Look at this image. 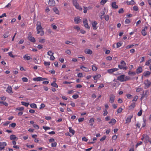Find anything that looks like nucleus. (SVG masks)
I'll return each instance as SVG.
<instances>
[{"label": "nucleus", "mask_w": 151, "mask_h": 151, "mask_svg": "<svg viewBox=\"0 0 151 151\" xmlns=\"http://www.w3.org/2000/svg\"><path fill=\"white\" fill-rule=\"evenodd\" d=\"M36 29L37 34H40V36H42L44 34V32L42 30L43 28L41 25V23L40 22H37L36 24Z\"/></svg>", "instance_id": "f257e3e1"}, {"label": "nucleus", "mask_w": 151, "mask_h": 151, "mask_svg": "<svg viewBox=\"0 0 151 151\" xmlns=\"http://www.w3.org/2000/svg\"><path fill=\"white\" fill-rule=\"evenodd\" d=\"M73 3V5L75 7L76 9H79L80 10H82V8L81 6H80L79 4L77 3L76 0H72Z\"/></svg>", "instance_id": "f03ea898"}, {"label": "nucleus", "mask_w": 151, "mask_h": 151, "mask_svg": "<svg viewBox=\"0 0 151 151\" xmlns=\"http://www.w3.org/2000/svg\"><path fill=\"white\" fill-rule=\"evenodd\" d=\"M46 78H43L40 77H38L34 78L33 79V80L35 81H42L45 80H47Z\"/></svg>", "instance_id": "7ed1b4c3"}, {"label": "nucleus", "mask_w": 151, "mask_h": 151, "mask_svg": "<svg viewBox=\"0 0 151 151\" xmlns=\"http://www.w3.org/2000/svg\"><path fill=\"white\" fill-rule=\"evenodd\" d=\"M125 75L124 74L121 75L117 77V80L121 82H124L125 80H124V77Z\"/></svg>", "instance_id": "20e7f679"}, {"label": "nucleus", "mask_w": 151, "mask_h": 151, "mask_svg": "<svg viewBox=\"0 0 151 151\" xmlns=\"http://www.w3.org/2000/svg\"><path fill=\"white\" fill-rule=\"evenodd\" d=\"M115 99V96L113 94L110 95L109 96V102L113 104L114 102Z\"/></svg>", "instance_id": "39448f33"}, {"label": "nucleus", "mask_w": 151, "mask_h": 151, "mask_svg": "<svg viewBox=\"0 0 151 151\" xmlns=\"http://www.w3.org/2000/svg\"><path fill=\"white\" fill-rule=\"evenodd\" d=\"M6 143L5 142H0V150L4 149L5 146H6Z\"/></svg>", "instance_id": "423d86ee"}, {"label": "nucleus", "mask_w": 151, "mask_h": 151, "mask_svg": "<svg viewBox=\"0 0 151 151\" xmlns=\"http://www.w3.org/2000/svg\"><path fill=\"white\" fill-rule=\"evenodd\" d=\"M83 22L84 24V25L85 28H87L88 29H90V27L88 25V21L87 19H84L83 20Z\"/></svg>", "instance_id": "0eeeda50"}, {"label": "nucleus", "mask_w": 151, "mask_h": 151, "mask_svg": "<svg viewBox=\"0 0 151 151\" xmlns=\"http://www.w3.org/2000/svg\"><path fill=\"white\" fill-rule=\"evenodd\" d=\"M147 29V26H145L144 29H142L141 31V33L142 35L144 36H145L147 35V32L146 31Z\"/></svg>", "instance_id": "6e6552de"}, {"label": "nucleus", "mask_w": 151, "mask_h": 151, "mask_svg": "<svg viewBox=\"0 0 151 151\" xmlns=\"http://www.w3.org/2000/svg\"><path fill=\"white\" fill-rule=\"evenodd\" d=\"M118 70V68H111L109 69H108L107 70V72L108 73H112L116 71H117Z\"/></svg>", "instance_id": "1a4fd4ad"}, {"label": "nucleus", "mask_w": 151, "mask_h": 151, "mask_svg": "<svg viewBox=\"0 0 151 151\" xmlns=\"http://www.w3.org/2000/svg\"><path fill=\"white\" fill-rule=\"evenodd\" d=\"M133 115H132L129 116L126 120L125 123L127 124L131 122V119L133 117Z\"/></svg>", "instance_id": "9d476101"}, {"label": "nucleus", "mask_w": 151, "mask_h": 151, "mask_svg": "<svg viewBox=\"0 0 151 151\" xmlns=\"http://www.w3.org/2000/svg\"><path fill=\"white\" fill-rule=\"evenodd\" d=\"M28 38L30 41L32 42H35L36 41L35 38L31 35H29Z\"/></svg>", "instance_id": "9b49d317"}, {"label": "nucleus", "mask_w": 151, "mask_h": 151, "mask_svg": "<svg viewBox=\"0 0 151 151\" xmlns=\"http://www.w3.org/2000/svg\"><path fill=\"white\" fill-rule=\"evenodd\" d=\"M98 23L96 21H94L92 23V27H93V29H94L96 30V29L97 27H96V25Z\"/></svg>", "instance_id": "f8f14e48"}, {"label": "nucleus", "mask_w": 151, "mask_h": 151, "mask_svg": "<svg viewBox=\"0 0 151 151\" xmlns=\"http://www.w3.org/2000/svg\"><path fill=\"white\" fill-rule=\"evenodd\" d=\"M6 91L9 93H12V88L11 86H9L7 88Z\"/></svg>", "instance_id": "ddd939ff"}, {"label": "nucleus", "mask_w": 151, "mask_h": 151, "mask_svg": "<svg viewBox=\"0 0 151 151\" xmlns=\"http://www.w3.org/2000/svg\"><path fill=\"white\" fill-rule=\"evenodd\" d=\"M151 74V72L149 71H145L143 73V76L145 77H147Z\"/></svg>", "instance_id": "4468645a"}, {"label": "nucleus", "mask_w": 151, "mask_h": 151, "mask_svg": "<svg viewBox=\"0 0 151 151\" xmlns=\"http://www.w3.org/2000/svg\"><path fill=\"white\" fill-rule=\"evenodd\" d=\"M49 4L51 6H54L55 4V1L54 0H49Z\"/></svg>", "instance_id": "2eb2a0df"}, {"label": "nucleus", "mask_w": 151, "mask_h": 151, "mask_svg": "<svg viewBox=\"0 0 151 151\" xmlns=\"http://www.w3.org/2000/svg\"><path fill=\"white\" fill-rule=\"evenodd\" d=\"M143 71L142 67L139 66L136 69V73L137 74H139L141 73Z\"/></svg>", "instance_id": "dca6fc26"}, {"label": "nucleus", "mask_w": 151, "mask_h": 151, "mask_svg": "<svg viewBox=\"0 0 151 151\" xmlns=\"http://www.w3.org/2000/svg\"><path fill=\"white\" fill-rule=\"evenodd\" d=\"M144 83L146 86V88H147L150 85L151 83L149 81H148V80H147L145 81Z\"/></svg>", "instance_id": "f3484780"}, {"label": "nucleus", "mask_w": 151, "mask_h": 151, "mask_svg": "<svg viewBox=\"0 0 151 151\" xmlns=\"http://www.w3.org/2000/svg\"><path fill=\"white\" fill-rule=\"evenodd\" d=\"M10 140H17L18 139V138L16 137V136L13 134L11 135L10 137Z\"/></svg>", "instance_id": "a211bd4d"}, {"label": "nucleus", "mask_w": 151, "mask_h": 151, "mask_svg": "<svg viewBox=\"0 0 151 151\" xmlns=\"http://www.w3.org/2000/svg\"><path fill=\"white\" fill-rule=\"evenodd\" d=\"M85 52L86 53L91 55L92 54V51L89 49H86L85 50Z\"/></svg>", "instance_id": "6ab92c4d"}, {"label": "nucleus", "mask_w": 151, "mask_h": 151, "mask_svg": "<svg viewBox=\"0 0 151 151\" xmlns=\"http://www.w3.org/2000/svg\"><path fill=\"white\" fill-rule=\"evenodd\" d=\"M112 7L114 9H117L118 7V5H116V3L115 2H112L111 3Z\"/></svg>", "instance_id": "aec40b11"}, {"label": "nucleus", "mask_w": 151, "mask_h": 151, "mask_svg": "<svg viewBox=\"0 0 151 151\" xmlns=\"http://www.w3.org/2000/svg\"><path fill=\"white\" fill-rule=\"evenodd\" d=\"M80 68L86 72H88L89 71L88 68L85 67L84 66H82L80 67Z\"/></svg>", "instance_id": "412c9836"}, {"label": "nucleus", "mask_w": 151, "mask_h": 151, "mask_svg": "<svg viewBox=\"0 0 151 151\" xmlns=\"http://www.w3.org/2000/svg\"><path fill=\"white\" fill-rule=\"evenodd\" d=\"M94 121V119L93 118H91L89 121V123L90 125L92 126L93 124V122Z\"/></svg>", "instance_id": "4be33fe9"}, {"label": "nucleus", "mask_w": 151, "mask_h": 151, "mask_svg": "<svg viewBox=\"0 0 151 151\" xmlns=\"http://www.w3.org/2000/svg\"><path fill=\"white\" fill-rule=\"evenodd\" d=\"M80 19L79 17H77L75 18L74 19V22L78 24L80 22Z\"/></svg>", "instance_id": "5701e85b"}, {"label": "nucleus", "mask_w": 151, "mask_h": 151, "mask_svg": "<svg viewBox=\"0 0 151 151\" xmlns=\"http://www.w3.org/2000/svg\"><path fill=\"white\" fill-rule=\"evenodd\" d=\"M127 5H134L135 4V3L134 1L132 0H131L130 1H127Z\"/></svg>", "instance_id": "b1692460"}, {"label": "nucleus", "mask_w": 151, "mask_h": 151, "mask_svg": "<svg viewBox=\"0 0 151 151\" xmlns=\"http://www.w3.org/2000/svg\"><path fill=\"white\" fill-rule=\"evenodd\" d=\"M101 77V75L100 74H98L93 76V79L94 80H97Z\"/></svg>", "instance_id": "393cba45"}, {"label": "nucleus", "mask_w": 151, "mask_h": 151, "mask_svg": "<svg viewBox=\"0 0 151 151\" xmlns=\"http://www.w3.org/2000/svg\"><path fill=\"white\" fill-rule=\"evenodd\" d=\"M135 103L133 102L129 106V109H133L135 106Z\"/></svg>", "instance_id": "a878e982"}, {"label": "nucleus", "mask_w": 151, "mask_h": 151, "mask_svg": "<svg viewBox=\"0 0 151 151\" xmlns=\"http://www.w3.org/2000/svg\"><path fill=\"white\" fill-rule=\"evenodd\" d=\"M23 58L27 60H29L31 59H32L30 56H27V55H25L23 56Z\"/></svg>", "instance_id": "bb28decb"}, {"label": "nucleus", "mask_w": 151, "mask_h": 151, "mask_svg": "<svg viewBox=\"0 0 151 151\" xmlns=\"http://www.w3.org/2000/svg\"><path fill=\"white\" fill-rule=\"evenodd\" d=\"M128 75L131 76H134L136 74V73L135 72H132L129 71L128 72Z\"/></svg>", "instance_id": "cd10ccee"}, {"label": "nucleus", "mask_w": 151, "mask_h": 151, "mask_svg": "<svg viewBox=\"0 0 151 151\" xmlns=\"http://www.w3.org/2000/svg\"><path fill=\"white\" fill-rule=\"evenodd\" d=\"M148 91L147 90H146L145 91V93L144 92H143V93L142 94L143 96H144L145 97H147L148 95Z\"/></svg>", "instance_id": "c85d7f7f"}, {"label": "nucleus", "mask_w": 151, "mask_h": 151, "mask_svg": "<svg viewBox=\"0 0 151 151\" xmlns=\"http://www.w3.org/2000/svg\"><path fill=\"white\" fill-rule=\"evenodd\" d=\"M21 103L22 105L26 107H27L29 104V103H26L24 101H22Z\"/></svg>", "instance_id": "c756f323"}, {"label": "nucleus", "mask_w": 151, "mask_h": 151, "mask_svg": "<svg viewBox=\"0 0 151 151\" xmlns=\"http://www.w3.org/2000/svg\"><path fill=\"white\" fill-rule=\"evenodd\" d=\"M51 85L54 87H55L56 88H58V86L57 84L55 83V81H54L52 83Z\"/></svg>", "instance_id": "7c9ffc66"}, {"label": "nucleus", "mask_w": 151, "mask_h": 151, "mask_svg": "<svg viewBox=\"0 0 151 151\" xmlns=\"http://www.w3.org/2000/svg\"><path fill=\"white\" fill-rule=\"evenodd\" d=\"M69 132L70 133H72L73 135H74L75 133V131L72 129L71 127H69Z\"/></svg>", "instance_id": "2f4dec72"}, {"label": "nucleus", "mask_w": 151, "mask_h": 151, "mask_svg": "<svg viewBox=\"0 0 151 151\" xmlns=\"http://www.w3.org/2000/svg\"><path fill=\"white\" fill-rule=\"evenodd\" d=\"M9 32H5L4 35V38H7L9 36Z\"/></svg>", "instance_id": "473e14b6"}, {"label": "nucleus", "mask_w": 151, "mask_h": 151, "mask_svg": "<svg viewBox=\"0 0 151 151\" xmlns=\"http://www.w3.org/2000/svg\"><path fill=\"white\" fill-rule=\"evenodd\" d=\"M116 122V120L114 119H112L111 121L109 122V124H115Z\"/></svg>", "instance_id": "72a5a7b5"}, {"label": "nucleus", "mask_w": 151, "mask_h": 151, "mask_svg": "<svg viewBox=\"0 0 151 151\" xmlns=\"http://www.w3.org/2000/svg\"><path fill=\"white\" fill-rule=\"evenodd\" d=\"M53 9L54 11L55 12L56 14H59V11L57 8H56V7L54 8H53Z\"/></svg>", "instance_id": "f704fd0d"}, {"label": "nucleus", "mask_w": 151, "mask_h": 151, "mask_svg": "<svg viewBox=\"0 0 151 151\" xmlns=\"http://www.w3.org/2000/svg\"><path fill=\"white\" fill-rule=\"evenodd\" d=\"M30 106L32 108H37L36 104H34V103L31 104H30Z\"/></svg>", "instance_id": "c9c22d12"}, {"label": "nucleus", "mask_w": 151, "mask_h": 151, "mask_svg": "<svg viewBox=\"0 0 151 151\" xmlns=\"http://www.w3.org/2000/svg\"><path fill=\"white\" fill-rule=\"evenodd\" d=\"M44 64L45 66H49L50 65V62L44 61Z\"/></svg>", "instance_id": "e433bc0d"}, {"label": "nucleus", "mask_w": 151, "mask_h": 151, "mask_svg": "<svg viewBox=\"0 0 151 151\" xmlns=\"http://www.w3.org/2000/svg\"><path fill=\"white\" fill-rule=\"evenodd\" d=\"M24 108L23 107H21L19 108H17L16 109L17 110H18L19 111H22L24 110Z\"/></svg>", "instance_id": "4c0bfd02"}, {"label": "nucleus", "mask_w": 151, "mask_h": 151, "mask_svg": "<svg viewBox=\"0 0 151 151\" xmlns=\"http://www.w3.org/2000/svg\"><path fill=\"white\" fill-rule=\"evenodd\" d=\"M23 81L24 82H27L28 81V79L26 77H23L22 78Z\"/></svg>", "instance_id": "58836bf2"}, {"label": "nucleus", "mask_w": 151, "mask_h": 151, "mask_svg": "<svg viewBox=\"0 0 151 151\" xmlns=\"http://www.w3.org/2000/svg\"><path fill=\"white\" fill-rule=\"evenodd\" d=\"M130 22V21L129 19H127L125 21V24H128Z\"/></svg>", "instance_id": "ea45409f"}, {"label": "nucleus", "mask_w": 151, "mask_h": 151, "mask_svg": "<svg viewBox=\"0 0 151 151\" xmlns=\"http://www.w3.org/2000/svg\"><path fill=\"white\" fill-rule=\"evenodd\" d=\"M133 9L134 11H137L138 10V8L137 6H134L133 7Z\"/></svg>", "instance_id": "a19ab883"}, {"label": "nucleus", "mask_w": 151, "mask_h": 151, "mask_svg": "<svg viewBox=\"0 0 151 151\" xmlns=\"http://www.w3.org/2000/svg\"><path fill=\"white\" fill-rule=\"evenodd\" d=\"M138 99V97L137 96H134V98L133 99L132 101V102L134 101H136Z\"/></svg>", "instance_id": "79ce46f5"}, {"label": "nucleus", "mask_w": 151, "mask_h": 151, "mask_svg": "<svg viewBox=\"0 0 151 151\" xmlns=\"http://www.w3.org/2000/svg\"><path fill=\"white\" fill-rule=\"evenodd\" d=\"M47 55L49 56L52 55H53L54 53L52 52L51 51H49L48 52Z\"/></svg>", "instance_id": "37998d69"}, {"label": "nucleus", "mask_w": 151, "mask_h": 151, "mask_svg": "<svg viewBox=\"0 0 151 151\" xmlns=\"http://www.w3.org/2000/svg\"><path fill=\"white\" fill-rule=\"evenodd\" d=\"M0 104H3L5 105L6 106H8V104L7 103L5 102H3V101H0Z\"/></svg>", "instance_id": "c03bdc74"}, {"label": "nucleus", "mask_w": 151, "mask_h": 151, "mask_svg": "<svg viewBox=\"0 0 151 151\" xmlns=\"http://www.w3.org/2000/svg\"><path fill=\"white\" fill-rule=\"evenodd\" d=\"M105 19L106 21L109 20V16L108 15H106L104 16Z\"/></svg>", "instance_id": "a18cd8bd"}, {"label": "nucleus", "mask_w": 151, "mask_h": 151, "mask_svg": "<svg viewBox=\"0 0 151 151\" xmlns=\"http://www.w3.org/2000/svg\"><path fill=\"white\" fill-rule=\"evenodd\" d=\"M45 40L44 39H40L39 40V42L41 43H44L45 42Z\"/></svg>", "instance_id": "49530a36"}, {"label": "nucleus", "mask_w": 151, "mask_h": 151, "mask_svg": "<svg viewBox=\"0 0 151 151\" xmlns=\"http://www.w3.org/2000/svg\"><path fill=\"white\" fill-rule=\"evenodd\" d=\"M16 126V124L15 123H12L9 125V127L11 126L12 127L14 128Z\"/></svg>", "instance_id": "de8ad7c7"}, {"label": "nucleus", "mask_w": 151, "mask_h": 151, "mask_svg": "<svg viewBox=\"0 0 151 151\" xmlns=\"http://www.w3.org/2000/svg\"><path fill=\"white\" fill-rule=\"evenodd\" d=\"M8 54L9 56L11 57L12 58H14L15 57V56L13 55L12 54V52H8Z\"/></svg>", "instance_id": "09e8293b"}, {"label": "nucleus", "mask_w": 151, "mask_h": 151, "mask_svg": "<svg viewBox=\"0 0 151 151\" xmlns=\"http://www.w3.org/2000/svg\"><path fill=\"white\" fill-rule=\"evenodd\" d=\"M78 97H79V96L77 94L73 95L72 96V97H73V98L75 99H77V98H78Z\"/></svg>", "instance_id": "8fccbe9b"}, {"label": "nucleus", "mask_w": 151, "mask_h": 151, "mask_svg": "<svg viewBox=\"0 0 151 151\" xmlns=\"http://www.w3.org/2000/svg\"><path fill=\"white\" fill-rule=\"evenodd\" d=\"M120 63L121 65H122L124 66H125L126 65V63L124 62V61L123 60L121 61Z\"/></svg>", "instance_id": "3c124183"}, {"label": "nucleus", "mask_w": 151, "mask_h": 151, "mask_svg": "<svg viewBox=\"0 0 151 151\" xmlns=\"http://www.w3.org/2000/svg\"><path fill=\"white\" fill-rule=\"evenodd\" d=\"M108 0H101V3L102 5H104L107 1Z\"/></svg>", "instance_id": "603ef678"}, {"label": "nucleus", "mask_w": 151, "mask_h": 151, "mask_svg": "<svg viewBox=\"0 0 151 151\" xmlns=\"http://www.w3.org/2000/svg\"><path fill=\"white\" fill-rule=\"evenodd\" d=\"M43 128L45 130H47L50 129V127L44 126L43 127Z\"/></svg>", "instance_id": "864d4df0"}, {"label": "nucleus", "mask_w": 151, "mask_h": 151, "mask_svg": "<svg viewBox=\"0 0 151 151\" xmlns=\"http://www.w3.org/2000/svg\"><path fill=\"white\" fill-rule=\"evenodd\" d=\"M97 68L95 66L93 65L92 68V70L93 71H96L97 70Z\"/></svg>", "instance_id": "5fc2aeb1"}, {"label": "nucleus", "mask_w": 151, "mask_h": 151, "mask_svg": "<svg viewBox=\"0 0 151 151\" xmlns=\"http://www.w3.org/2000/svg\"><path fill=\"white\" fill-rule=\"evenodd\" d=\"M142 109H141L140 110V111L138 112L137 114V115L138 116H141L142 114Z\"/></svg>", "instance_id": "6e6d98bb"}, {"label": "nucleus", "mask_w": 151, "mask_h": 151, "mask_svg": "<svg viewBox=\"0 0 151 151\" xmlns=\"http://www.w3.org/2000/svg\"><path fill=\"white\" fill-rule=\"evenodd\" d=\"M104 113L103 114L104 116H105L107 115L108 114V112L106 109H105L104 111Z\"/></svg>", "instance_id": "4d7b16f0"}, {"label": "nucleus", "mask_w": 151, "mask_h": 151, "mask_svg": "<svg viewBox=\"0 0 151 151\" xmlns=\"http://www.w3.org/2000/svg\"><path fill=\"white\" fill-rule=\"evenodd\" d=\"M126 96L128 99H131L132 97V95L129 94H127Z\"/></svg>", "instance_id": "13d9d810"}, {"label": "nucleus", "mask_w": 151, "mask_h": 151, "mask_svg": "<svg viewBox=\"0 0 151 151\" xmlns=\"http://www.w3.org/2000/svg\"><path fill=\"white\" fill-rule=\"evenodd\" d=\"M57 143L56 142L52 143L51 144V146L52 147H55L56 146Z\"/></svg>", "instance_id": "bf43d9fd"}, {"label": "nucleus", "mask_w": 151, "mask_h": 151, "mask_svg": "<svg viewBox=\"0 0 151 151\" xmlns=\"http://www.w3.org/2000/svg\"><path fill=\"white\" fill-rule=\"evenodd\" d=\"M106 138V136H104L100 139V141L101 142H102V141H104V140H105Z\"/></svg>", "instance_id": "052dcab7"}, {"label": "nucleus", "mask_w": 151, "mask_h": 151, "mask_svg": "<svg viewBox=\"0 0 151 151\" xmlns=\"http://www.w3.org/2000/svg\"><path fill=\"white\" fill-rule=\"evenodd\" d=\"M142 142L141 141H140L139 142L137 143L136 145V147H137L138 146L142 144Z\"/></svg>", "instance_id": "680f3d73"}, {"label": "nucleus", "mask_w": 151, "mask_h": 151, "mask_svg": "<svg viewBox=\"0 0 151 151\" xmlns=\"http://www.w3.org/2000/svg\"><path fill=\"white\" fill-rule=\"evenodd\" d=\"M130 80V77L128 76H126V77H124V80H125L124 81H126L127 80Z\"/></svg>", "instance_id": "e2e57ef3"}, {"label": "nucleus", "mask_w": 151, "mask_h": 151, "mask_svg": "<svg viewBox=\"0 0 151 151\" xmlns=\"http://www.w3.org/2000/svg\"><path fill=\"white\" fill-rule=\"evenodd\" d=\"M55 59V58L53 55L50 56V60H53Z\"/></svg>", "instance_id": "0e129e2a"}, {"label": "nucleus", "mask_w": 151, "mask_h": 151, "mask_svg": "<svg viewBox=\"0 0 151 151\" xmlns=\"http://www.w3.org/2000/svg\"><path fill=\"white\" fill-rule=\"evenodd\" d=\"M33 126L34 127L37 129H38L39 128V127L38 125L37 124H34L33 125Z\"/></svg>", "instance_id": "69168bd1"}, {"label": "nucleus", "mask_w": 151, "mask_h": 151, "mask_svg": "<svg viewBox=\"0 0 151 151\" xmlns=\"http://www.w3.org/2000/svg\"><path fill=\"white\" fill-rule=\"evenodd\" d=\"M122 46V44L119 42H118L116 43V47L119 48Z\"/></svg>", "instance_id": "338daca9"}, {"label": "nucleus", "mask_w": 151, "mask_h": 151, "mask_svg": "<svg viewBox=\"0 0 151 151\" xmlns=\"http://www.w3.org/2000/svg\"><path fill=\"white\" fill-rule=\"evenodd\" d=\"M78 77H79V78H81V77H83V74L82 73H79L78 74Z\"/></svg>", "instance_id": "774afa93"}]
</instances>
